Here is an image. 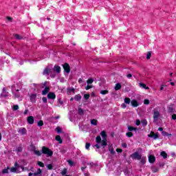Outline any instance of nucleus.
<instances>
[{"mask_svg":"<svg viewBox=\"0 0 176 176\" xmlns=\"http://www.w3.org/2000/svg\"><path fill=\"white\" fill-rule=\"evenodd\" d=\"M100 135H98L96 138V142L97 144H100L101 146H102V148H105V146H107V138L108 137V135H107V131H102L100 132ZM101 137L102 138V140H101Z\"/></svg>","mask_w":176,"mask_h":176,"instance_id":"f257e3e1","label":"nucleus"},{"mask_svg":"<svg viewBox=\"0 0 176 176\" xmlns=\"http://www.w3.org/2000/svg\"><path fill=\"white\" fill-rule=\"evenodd\" d=\"M126 135L128 136L129 138H131V137H133V133H131V132H127V133H126Z\"/></svg>","mask_w":176,"mask_h":176,"instance_id":"72a5a7b5","label":"nucleus"},{"mask_svg":"<svg viewBox=\"0 0 176 176\" xmlns=\"http://www.w3.org/2000/svg\"><path fill=\"white\" fill-rule=\"evenodd\" d=\"M55 140L58 141L59 144H63V140H61V137L60 135L56 136Z\"/></svg>","mask_w":176,"mask_h":176,"instance_id":"4be33fe9","label":"nucleus"},{"mask_svg":"<svg viewBox=\"0 0 176 176\" xmlns=\"http://www.w3.org/2000/svg\"><path fill=\"white\" fill-rule=\"evenodd\" d=\"M17 109H19V105H17V104L14 105L13 110L17 111Z\"/></svg>","mask_w":176,"mask_h":176,"instance_id":"8fccbe9b","label":"nucleus"},{"mask_svg":"<svg viewBox=\"0 0 176 176\" xmlns=\"http://www.w3.org/2000/svg\"><path fill=\"white\" fill-rule=\"evenodd\" d=\"M78 111L79 115H81V116L84 115L85 111H83V109H82V108L79 107Z\"/></svg>","mask_w":176,"mask_h":176,"instance_id":"bb28decb","label":"nucleus"},{"mask_svg":"<svg viewBox=\"0 0 176 176\" xmlns=\"http://www.w3.org/2000/svg\"><path fill=\"white\" fill-rule=\"evenodd\" d=\"M12 94H14V91H19V89H16V85L12 86Z\"/></svg>","mask_w":176,"mask_h":176,"instance_id":"393cba45","label":"nucleus"},{"mask_svg":"<svg viewBox=\"0 0 176 176\" xmlns=\"http://www.w3.org/2000/svg\"><path fill=\"white\" fill-rule=\"evenodd\" d=\"M128 130H129V131H134L137 130V129L133 126H128Z\"/></svg>","mask_w":176,"mask_h":176,"instance_id":"c85d7f7f","label":"nucleus"},{"mask_svg":"<svg viewBox=\"0 0 176 176\" xmlns=\"http://www.w3.org/2000/svg\"><path fill=\"white\" fill-rule=\"evenodd\" d=\"M114 89L116 91H118V90H120L122 89V85H120V83L116 84Z\"/></svg>","mask_w":176,"mask_h":176,"instance_id":"aec40b11","label":"nucleus"},{"mask_svg":"<svg viewBox=\"0 0 176 176\" xmlns=\"http://www.w3.org/2000/svg\"><path fill=\"white\" fill-rule=\"evenodd\" d=\"M93 88V86L91 85H87L86 87H85V89L86 90H89V89H92Z\"/></svg>","mask_w":176,"mask_h":176,"instance_id":"864d4df0","label":"nucleus"},{"mask_svg":"<svg viewBox=\"0 0 176 176\" xmlns=\"http://www.w3.org/2000/svg\"><path fill=\"white\" fill-rule=\"evenodd\" d=\"M95 148H96L97 149H100V145H98V144H96L95 146H94Z\"/></svg>","mask_w":176,"mask_h":176,"instance_id":"bf43d9fd","label":"nucleus"},{"mask_svg":"<svg viewBox=\"0 0 176 176\" xmlns=\"http://www.w3.org/2000/svg\"><path fill=\"white\" fill-rule=\"evenodd\" d=\"M78 83H83V80H82V78H79Z\"/></svg>","mask_w":176,"mask_h":176,"instance_id":"680f3d73","label":"nucleus"},{"mask_svg":"<svg viewBox=\"0 0 176 176\" xmlns=\"http://www.w3.org/2000/svg\"><path fill=\"white\" fill-rule=\"evenodd\" d=\"M151 56H152V53L151 52H148L147 53L146 59L149 60V58H151Z\"/></svg>","mask_w":176,"mask_h":176,"instance_id":"4c0bfd02","label":"nucleus"},{"mask_svg":"<svg viewBox=\"0 0 176 176\" xmlns=\"http://www.w3.org/2000/svg\"><path fill=\"white\" fill-rule=\"evenodd\" d=\"M47 98H50V100H54V98H56V94H54V93L53 92H50L47 94Z\"/></svg>","mask_w":176,"mask_h":176,"instance_id":"4468645a","label":"nucleus"},{"mask_svg":"<svg viewBox=\"0 0 176 176\" xmlns=\"http://www.w3.org/2000/svg\"><path fill=\"white\" fill-rule=\"evenodd\" d=\"M144 104H145V105H149V100L148 99L144 100Z\"/></svg>","mask_w":176,"mask_h":176,"instance_id":"de8ad7c7","label":"nucleus"},{"mask_svg":"<svg viewBox=\"0 0 176 176\" xmlns=\"http://www.w3.org/2000/svg\"><path fill=\"white\" fill-rule=\"evenodd\" d=\"M75 101H79L80 100H82V96L80 94H77L74 96Z\"/></svg>","mask_w":176,"mask_h":176,"instance_id":"412c9836","label":"nucleus"},{"mask_svg":"<svg viewBox=\"0 0 176 176\" xmlns=\"http://www.w3.org/2000/svg\"><path fill=\"white\" fill-rule=\"evenodd\" d=\"M98 122L96 119H93L91 120V124H93L94 126H97Z\"/></svg>","mask_w":176,"mask_h":176,"instance_id":"5701e85b","label":"nucleus"},{"mask_svg":"<svg viewBox=\"0 0 176 176\" xmlns=\"http://www.w3.org/2000/svg\"><path fill=\"white\" fill-rule=\"evenodd\" d=\"M116 152H118V153H122V148H117Z\"/></svg>","mask_w":176,"mask_h":176,"instance_id":"4d7b16f0","label":"nucleus"},{"mask_svg":"<svg viewBox=\"0 0 176 176\" xmlns=\"http://www.w3.org/2000/svg\"><path fill=\"white\" fill-rule=\"evenodd\" d=\"M64 71L66 72V74H69L71 72V67H69V65L68 63H65L63 65Z\"/></svg>","mask_w":176,"mask_h":176,"instance_id":"423d86ee","label":"nucleus"},{"mask_svg":"<svg viewBox=\"0 0 176 176\" xmlns=\"http://www.w3.org/2000/svg\"><path fill=\"white\" fill-rule=\"evenodd\" d=\"M162 135H164V137H167L168 135H170V134H168V133L164 131H162Z\"/></svg>","mask_w":176,"mask_h":176,"instance_id":"e433bc0d","label":"nucleus"},{"mask_svg":"<svg viewBox=\"0 0 176 176\" xmlns=\"http://www.w3.org/2000/svg\"><path fill=\"white\" fill-rule=\"evenodd\" d=\"M135 124L136 126H140L141 124V121L140 120H136Z\"/></svg>","mask_w":176,"mask_h":176,"instance_id":"09e8293b","label":"nucleus"},{"mask_svg":"<svg viewBox=\"0 0 176 176\" xmlns=\"http://www.w3.org/2000/svg\"><path fill=\"white\" fill-rule=\"evenodd\" d=\"M42 152L44 153V155H47V156H52L53 155V151H52L49 148L46 146L42 147Z\"/></svg>","mask_w":176,"mask_h":176,"instance_id":"7ed1b4c3","label":"nucleus"},{"mask_svg":"<svg viewBox=\"0 0 176 176\" xmlns=\"http://www.w3.org/2000/svg\"><path fill=\"white\" fill-rule=\"evenodd\" d=\"M94 82V80L93 78H89L87 80V85H91V83H93Z\"/></svg>","mask_w":176,"mask_h":176,"instance_id":"c756f323","label":"nucleus"},{"mask_svg":"<svg viewBox=\"0 0 176 176\" xmlns=\"http://www.w3.org/2000/svg\"><path fill=\"white\" fill-rule=\"evenodd\" d=\"M89 148H90V143H86L85 148L86 149H89Z\"/></svg>","mask_w":176,"mask_h":176,"instance_id":"603ef678","label":"nucleus"},{"mask_svg":"<svg viewBox=\"0 0 176 176\" xmlns=\"http://www.w3.org/2000/svg\"><path fill=\"white\" fill-rule=\"evenodd\" d=\"M37 126H38L39 127L43 126V120L38 121L37 123Z\"/></svg>","mask_w":176,"mask_h":176,"instance_id":"c9c22d12","label":"nucleus"},{"mask_svg":"<svg viewBox=\"0 0 176 176\" xmlns=\"http://www.w3.org/2000/svg\"><path fill=\"white\" fill-rule=\"evenodd\" d=\"M3 174H8L9 173V168H8L7 169H3L2 170Z\"/></svg>","mask_w":176,"mask_h":176,"instance_id":"58836bf2","label":"nucleus"},{"mask_svg":"<svg viewBox=\"0 0 176 176\" xmlns=\"http://www.w3.org/2000/svg\"><path fill=\"white\" fill-rule=\"evenodd\" d=\"M131 104L132 105V107H133V108H137V107H138V102L135 100H133L132 101H131Z\"/></svg>","mask_w":176,"mask_h":176,"instance_id":"dca6fc26","label":"nucleus"},{"mask_svg":"<svg viewBox=\"0 0 176 176\" xmlns=\"http://www.w3.org/2000/svg\"><path fill=\"white\" fill-rule=\"evenodd\" d=\"M84 98L86 100H89V98H90V94H85Z\"/></svg>","mask_w":176,"mask_h":176,"instance_id":"c03bdc74","label":"nucleus"},{"mask_svg":"<svg viewBox=\"0 0 176 176\" xmlns=\"http://www.w3.org/2000/svg\"><path fill=\"white\" fill-rule=\"evenodd\" d=\"M56 131H57V133H62L63 130L60 128V126H58L56 129Z\"/></svg>","mask_w":176,"mask_h":176,"instance_id":"a19ab883","label":"nucleus"},{"mask_svg":"<svg viewBox=\"0 0 176 176\" xmlns=\"http://www.w3.org/2000/svg\"><path fill=\"white\" fill-rule=\"evenodd\" d=\"M34 155H36L37 156H41V155H42V153H41V151H38V150H34Z\"/></svg>","mask_w":176,"mask_h":176,"instance_id":"2f4dec72","label":"nucleus"},{"mask_svg":"<svg viewBox=\"0 0 176 176\" xmlns=\"http://www.w3.org/2000/svg\"><path fill=\"white\" fill-rule=\"evenodd\" d=\"M160 117V112H159V110H157V109H155L153 110V120H154V122H157V120H159Z\"/></svg>","mask_w":176,"mask_h":176,"instance_id":"20e7f679","label":"nucleus"},{"mask_svg":"<svg viewBox=\"0 0 176 176\" xmlns=\"http://www.w3.org/2000/svg\"><path fill=\"white\" fill-rule=\"evenodd\" d=\"M131 157L132 159H135L136 160H141L142 156L138 153V152H135L133 153L131 155Z\"/></svg>","mask_w":176,"mask_h":176,"instance_id":"39448f33","label":"nucleus"},{"mask_svg":"<svg viewBox=\"0 0 176 176\" xmlns=\"http://www.w3.org/2000/svg\"><path fill=\"white\" fill-rule=\"evenodd\" d=\"M109 91L108 90H102L100 91V94H102V96H105V94H108Z\"/></svg>","mask_w":176,"mask_h":176,"instance_id":"473e14b6","label":"nucleus"},{"mask_svg":"<svg viewBox=\"0 0 176 176\" xmlns=\"http://www.w3.org/2000/svg\"><path fill=\"white\" fill-rule=\"evenodd\" d=\"M85 170H86V166L81 167V170L82 171H85Z\"/></svg>","mask_w":176,"mask_h":176,"instance_id":"e2e57ef3","label":"nucleus"},{"mask_svg":"<svg viewBox=\"0 0 176 176\" xmlns=\"http://www.w3.org/2000/svg\"><path fill=\"white\" fill-rule=\"evenodd\" d=\"M168 112H173V108L168 107Z\"/></svg>","mask_w":176,"mask_h":176,"instance_id":"0e129e2a","label":"nucleus"},{"mask_svg":"<svg viewBox=\"0 0 176 176\" xmlns=\"http://www.w3.org/2000/svg\"><path fill=\"white\" fill-rule=\"evenodd\" d=\"M16 152H21L23 151V147L19 146L16 149Z\"/></svg>","mask_w":176,"mask_h":176,"instance_id":"79ce46f5","label":"nucleus"},{"mask_svg":"<svg viewBox=\"0 0 176 176\" xmlns=\"http://www.w3.org/2000/svg\"><path fill=\"white\" fill-rule=\"evenodd\" d=\"M126 76H127V78H130L133 76V75H131V74H129Z\"/></svg>","mask_w":176,"mask_h":176,"instance_id":"69168bd1","label":"nucleus"},{"mask_svg":"<svg viewBox=\"0 0 176 176\" xmlns=\"http://www.w3.org/2000/svg\"><path fill=\"white\" fill-rule=\"evenodd\" d=\"M109 152L111 155H115V150L113 148H109Z\"/></svg>","mask_w":176,"mask_h":176,"instance_id":"a18cd8bd","label":"nucleus"},{"mask_svg":"<svg viewBox=\"0 0 176 176\" xmlns=\"http://www.w3.org/2000/svg\"><path fill=\"white\" fill-rule=\"evenodd\" d=\"M140 160H141L142 163L144 164V163H145V160H146V157H142Z\"/></svg>","mask_w":176,"mask_h":176,"instance_id":"49530a36","label":"nucleus"},{"mask_svg":"<svg viewBox=\"0 0 176 176\" xmlns=\"http://www.w3.org/2000/svg\"><path fill=\"white\" fill-rule=\"evenodd\" d=\"M155 160H156V158L154 155H149L148 156V162L149 163H155Z\"/></svg>","mask_w":176,"mask_h":176,"instance_id":"f3484780","label":"nucleus"},{"mask_svg":"<svg viewBox=\"0 0 176 176\" xmlns=\"http://www.w3.org/2000/svg\"><path fill=\"white\" fill-rule=\"evenodd\" d=\"M141 123H142V126H144V127H145V126H146L148 124V121H146V120H142Z\"/></svg>","mask_w":176,"mask_h":176,"instance_id":"a878e982","label":"nucleus"},{"mask_svg":"<svg viewBox=\"0 0 176 176\" xmlns=\"http://www.w3.org/2000/svg\"><path fill=\"white\" fill-rule=\"evenodd\" d=\"M67 163L69 164V166H74V162H72L71 160H68Z\"/></svg>","mask_w":176,"mask_h":176,"instance_id":"6e6d98bb","label":"nucleus"},{"mask_svg":"<svg viewBox=\"0 0 176 176\" xmlns=\"http://www.w3.org/2000/svg\"><path fill=\"white\" fill-rule=\"evenodd\" d=\"M54 72H57V74H60L61 72V67L58 65H55L54 67Z\"/></svg>","mask_w":176,"mask_h":176,"instance_id":"ddd939ff","label":"nucleus"},{"mask_svg":"<svg viewBox=\"0 0 176 176\" xmlns=\"http://www.w3.org/2000/svg\"><path fill=\"white\" fill-rule=\"evenodd\" d=\"M29 176H42V170H41V168H38L36 173H30Z\"/></svg>","mask_w":176,"mask_h":176,"instance_id":"6e6552de","label":"nucleus"},{"mask_svg":"<svg viewBox=\"0 0 176 176\" xmlns=\"http://www.w3.org/2000/svg\"><path fill=\"white\" fill-rule=\"evenodd\" d=\"M161 156H162V157H164V159H167V154L164 152V151H162L161 152Z\"/></svg>","mask_w":176,"mask_h":176,"instance_id":"7c9ffc66","label":"nucleus"},{"mask_svg":"<svg viewBox=\"0 0 176 176\" xmlns=\"http://www.w3.org/2000/svg\"><path fill=\"white\" fill-rule=\"evenodd\" d=\"M62 175H65L67 174V168H64L61 172Z\"/></svg>","mask_w":176,"mask_h":176,"instance_id":"37998d69","label":"nucleus"},{"mask_svg":"<svg viewBox=\"0 0 176 176\" xmlns=\"http://www.w3.org/2000/svg\"><path fill=\"white\" fill-rule=\"evenodd\" d=\"M148 137L154 138V140H157V138H159V133H155V132L151 131V133L148 135Z\"/></svg>","mask_w":176,"mask_h":176,"instance_id":"0eeeda50","label":"nucleus"},{"mask_svg":"<svg viewBox=\"0 0 176 176\" xmlns=\"http://www.w3.org/2000/svg\"><path fill=\"white\" fill-rule=\"evenodd\" d=\"M15 166L11 168V173H21V171H24V168L23 166H20V165L15 163Z\"/></svg>","mask_w":176,"mask_h":176,"instance_id":"f03ea898","label":"nucleus"},{"mask_svg":"<svg viewBox=\"0 0 176 176\" xmlns=\"http://www.w3.org/2000/svg\"><path fill=\"white\" fill-rule=\"evenodd\" d=\"M151 171L153 173H157L159 171V168H157V167H156V166H153L151 168Z\"/></svg>","mask_w":176,"mask_h":176,"instance_id":"b1692460","label":"nucleus"},{"mask_svg":"<svg viewBox=\"0 0 176 176\" xmlns=\"http://www.w3.org/2000/svg\"><path fill=\"white\" fill-rule=\"evenodd\" d=\"M27 122L28 123H29V124H34V116H30L28 117Z\"/></svg>","mask_w":176,"mask_h":176,"instance_id":"9b49d317","label":"nucleus"},{"mask_svg":"<svg viewBox=\"0 0 176 176\" xmlns=\"http://www.w3.org/2000/svg\"><path fill=\"white\" fill-rule=\"evenodd\" d=\"M158 131H162H162H164L163 128H162V127L158 128Z\"/></svg>","mask_w":176,"mask_h":176,"instance_id":"338daca9","label":"nucleus"},{"mask_svg":"<svg viewBox=\"0 0 176 176\" xmlns=\"http://www.w3.org/2000/svg\"><path fill=\"white\" fill-rule=\"evenodd\" d=\"M47 168L48 170H52V168H53V166L52 164H48L47 165Z\"/></svg>","mask_w":176,"mask_h":176,"instance_id":"3c124183","label":"nucleus"},{"mask_svg":"<svg viewBox=\"0 0 176 176\" xmlns=\"http://www.w3.org/2000/svg\"><path fill=\"white\" fill-rule=\"evenodd\" d=\"M30 101L31 102H36V94H33L30 95Z\"/></svg>","mask_w":176,"mask_h":176,"instance_id":"f8f14e48","label":"nucleus"},{"mask_svg":"<svg viewBox=\"0 0 176 176\" xmlns=\"http://www.w3.org/2000/svg\"><path fill=\"white\" fill-rule=\"evenodd\" d=\"M1 97H8V95L3 94H1Z\"/></svg>","mask_w":176,"mask_h":176,"instance_id":"774afa93","label":"nucleus"},{"mask_svg":"<svg viewBox=\"0 0 176 176\" xmlns=\"http://www.w3.org/2000/svg\"><path fill=\"white\" fill-rule=\"evenodd\" d=\"M67 94L71 96V94H75V89L74 88H67Z\"/></svg>","mask_w":176,"mask_h":176,"instance_id":"2eb2a0df","label":"nucleus"},{"mask_svg":"<svg viewBox=\"0 0 176 176\" xmlns=\"http://www.w3.org/2000/svg\"><path fill=\"white\" fill-rule=\"evenodd\" d=\"M37 164H38V166H40V167H44V166H45V164H43V162H41V161H38V162H37Z\"/></svg>","mask_w":176,"mask_h":176,"instance_id":"ea45409f","label":"nucleus"},{"mask_svg":"<svg viewBox=\"0 0 176 176\" xmlns=\"http://www.w3.org/2000/svg\"><path fill=\"white\" fill-rule=\"evenodd\" d=\"M139 86L142 89H145L146 90H149V87H146V85H145L144 83L140 82L139 83Z\"/></svg>","mask_w":176,"mask_h":176,"instance_id":"6ab92c4d","label":"nucleus"},{"mask_svg":"<svg viewBox=\"0 0 176 176\" xmlns=\"http://www.w3.org/2000/svg\"><path fill=\"white\" fill-rule=\"evenodd\" d=\"M131 102V100L129 98H124V104H130Z\"/></svg>","mask_w":176,"mask_h":176,"instance_id":"cd10ccee","label":"nucleus"},{"mask_svg":"<svg viewBox=\"0 0 176 176\" xmlns=\"http://www.w3.org/2000/svg\"><path fill=\"white\" fill-rule=\"evenodd\" d=\"M172 119H173V120H176V115H175V114H173V115L172 116Z\"/></svg>","mask_w":176,"mask_h":176,"instance_id":"13d9d810","label":"nucleus"},{"mask_svg":"<svg viewBox=\"0 0 176 176\" xmlns=\"http://www.w3.org/2000/svg\"><path fill=\"white\" fill-rule=\"evenodd\" d=\"M18 133L21 135H25L27 134V129L25 128H21L19 129Z\"/></svg>","mask_w":176,"mask_h":176,"instance_id":"1a4fd4ad","label":"nucleus"},{"mask_svg":"<svg viewBox=\"0 0 176 176\" xmlns=\"http://www.w3.org/2000/svg\"><path fill=\"white\" fill-rule=\"evenodd\" d=\"M14 38L15 39H23V37H21V36H20L19 34H14Z\"/></svg>","mask_w":176,"mask_h":176,"instance_id":"f704fd0d","label":"nucleus"},{"mask_svg":"<svg viewBox=\"0 0 176 176\" xmlns=\"http://www.w3.org/2000/svg\"><path fill=\"white\" fill-rule=\"evenodd\" d=\"M50 72H52V68H50V67H47L44 69L43 74V75H49V74H50Z\"/></svg>","mask_w":176,"mask_h":176,"instance_id":"9d476101","label":"nucleus"},{"mask_svg":"<svg viewBox=\"0 0 176 176\" xmlns=\"http://www.w3.org/2000/svg\"><path fill=\"white\" fill-rule=\"evenodd\" d=\"M48 91H50V88L49 87H46L44 90H43L42 94L43 96H46L47 94Z\"/></svg>","mask_w":176,"mask_h":176,"instance_id":"a211bd4d","label":"nucleus"},{"mask_svg":"<svg viewBox=\"0 0 176 176\" xmlns=\"http://www.w3.org/2000/svg\"><path fill=\"white\" fill-rule=\"evenodd\" d=\"M122 108L124 109V108H126L127 106H126V104L123 103L122 105H121Z\"/></svg>","mask_w":176,"mask_h":176,"instance_id":"052dcab7","label":"nucleus"},{"mask_svg":"<svg viewBox=\"0 0 176 176\" xmlns=\"http://www.w3.org/2000/svg\"><path fill=\"white\" fill-rule=\"evenodd\" d=\"M42 100H43V102H44L45 104H46V102H47V98H45V97H43V98H42Z\"/></svg>","mask_w":176,"mask_h":176,"instance_id":"5fc2aeb1","label":"nucleus"}]
</instances>
